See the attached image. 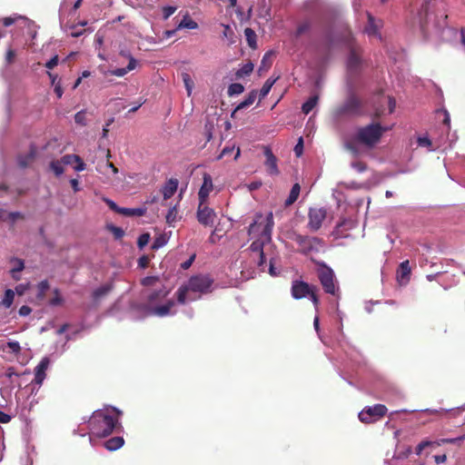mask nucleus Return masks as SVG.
I'll return each instance as SVG.
<instances>
[{
	"mask_svg": "<svg viewBox=\"0 0 465 465\" xmlns=\"http://www.w3.org/2000/svg\"><path fill=\"white\" fill-rule=\"evenodd\" d=\"M253 70V64L252 63H247L243 64L237 72L236 77L241 78L245 75H249Z\"/></svg>",
	"mask_w": 465,
	"mask_h": 465,
	"instance_id": "4c0bfd02",
	"label": "nucleus"
},
{
	"mask_svg": "<svg viewBox=\"0 0 465 465\" xmlns=\"http://www.w3.org/2000/svg\"><path fill=\"white\" fill-rule=\"evenodd\" d=\"M313 262L318 266L316 269V275L324 292L336 298H340L341 291L334 271L324 262Z\"/></svg>",
	"mask_w": 465,
	"mask_h": 465,
	"instance_id": "f03ea898",
	"label": "nucleus"
},
{
	"mask_svg": "<svg viewBox=\"0 0 465 465\" xmlns=\"http://www.w3.org/2000/svg\"><path fill=\"white\" fill-rule=\"evenodd\" d=\"M215 219L216 213L212 208L205 204H201V202H199L197 210L198 222L204 226H213L214 224Z\"/></svg>",
	"mask_w": 465,
	"mask_h": 465,
	"instance_id": "9d476101",
	"label": "nucleus"
},
{
	"mask_svg": "<svg viewBox=\"0 0 465 465\" xmlns=\"http://www.w3.org/2000/svg\"><path fill=\"white\" fill-rule=\"evenodd\" d=\"M274 225L273 215L272 213H269L265 218V224L263 225L262 235L265 237L268 241L271 240V234L272 231V227Z\"/></svg>",
	"mask_w": 465,
	"mask_h": 465,
	"instance_id": "b1692460",
	"label": "nucleus"
},
{
	"mask_svg": "<svg viewBox=\"0 0 465 465\" xmlns=\"http://www.w3.org/2000/svg\"><path fill=\"white\" fill-rule=\"evenodd\" d=\"M290 239L297 243L299 252L305 255L319 252L321 248L323 246V241L321 238L314 236H307L292 232Z\"/></svg>",
	"mask_w": 465,
	"mask_h": 465,
	"instance_id": "39448f33",
	"label": "nucleus"
},
{
	"mask_svg": "<svg viewBox=\"0 0 465 465\" xmlns=\"http://www.w3.org/2000/svg\"><path fill=\"white\" fill-rule=\"evenodd\" d=\"M176 9L177 8L175 6H171V5L163 7V19L164 20L168 19L172 15L174 14Z\"/></svg>",
	"mask_w": 465,
	"mask_h": 465,
	"instance_id": "603ef678",
	"label": "nucleus"
},
{
	"mask_svg": "<svg viewBox=\"0 0 465 465\" xmlns=\"http://www.w3.org/2000/svg\"><path fill=\"white\" fill-rule=\"evenodd\" d=\"M244 35L250 47L256 48V34L252 28L244 29Z\"/></svg>",
	"mask_w": 465,
	"mask_h": 465,
	"instance_id": "72a5a7b5",
	"label": "nucleus"
},
{
	"mask_svg": "<svg viewBox=\"0 0 465 465\" xmlns=\"http://www.w3.org/2000/svg\"><path fill=\"white\" fill-rule=\"evenodd\" d=\"M49 287V283L46 280L40 282L37 285V298L41 300L44 299V297L45 296V292L48 291Z\"/></svg>",
	"mask_w": 465,
	"mask_h": 465,
	"instance_id": "a19ab883",
	"label": "nucleus"
},
{
	"mask_svg": "<svg viewBox=\"0 0 465 465\" xmlns=\"http://www.w3.org/2000/svg\"><path fill=\"white\" fill-rule=\"evenodd\" d=\"M146 213V208L141 207V208H121L120 214H123L124 216H143Z\"/></svg>",
	"mask_w": 465,
	"mask_h": 465,
	"instance_id": "bb28decb",
	"label": "nucleus"
},
{
	"mask_svg": "<svg viewBox=\"0 0 465 465\" xmlns=\"http://www.w3.org/2000/svg\"><path fill=\"white\" fill-rule=\"evenodd\" d=\"M368 16V25L365 28V31L368 35H377L379 32L380 25L376 23L375 18L370 14H367Z\"/></svg>",
	"mask_w": 465,
	"mask_h": 465,
	"instance_id": "c85d7f7f",
	"label": "nucleus"
},
{
	"mask_svg": "<svg viewBox=\"0 0 465 465\" xmlns=\"http://www.w3.org/2000/svg\"><path fill=\"white\" fill-rule=\"evenodd\" d=\"M315 285L309 284L306 282L295 280L292 282L291 293L293 299L301 300L309 296Z\"/></svg>",
	"mask_w": 465,
	"mask_h": 465,
	"instance_id": "1a4fd4ad",
	"label": "nucleus"
},
{
	"mask_svg": "<svg viewBox=\"0 0 465 465\" xmlns=\"http://www.w3.org/2000/svg\"><path fill=\"white\" fill-rule=\"evenodd\" d=\"M10 262L13 264V267L10 270V274L14 280L19 281V273L25 269V262L20 258L13 257L11 258Z\"/></svg>",
	"mask_w": 465,
	"mask_h": 465,
	"instance_id": "f3484780",
	"label": "nucleus"
},
{
	"mask_svg": "<svg viewBox=\"0 0 465 465\" xmlns=\"http://www.w3.org/2000/svg\"><path fill=\"white\" fill-rule=\"evenodd\" d=\"M263 217H262V213H257L255 215V219L253 221V223H252L248 228V233L249 235L252 234V233H256L258 232L259 231V228L262 226V220Z\"/></svg>",
	"mask_w": 465,
	"mask_h": 465,
	"instance_id": "2f4dec72",
	"label": "nucleus"
},
{
	"mask_svg": "<svg viewBox=\"0 0 465 465\" xmlns=\"http://www.w3.org/2000/svg\"><path fill=\"white\" fill-rule=\"evenodd\" d=\"M32 309L27 305H23L19 309V314L21 316H27L31 313Z\"/></svg>",
	"mask_w": 465,
	"mask_h": 465,
	"instance_id": "774afa93",
	"label": "nucleus"
},
{
	"mask_svg": "<svg viewBox=\"0 0 465 465\" xmlns=\"http://www.w3.org/2000/svg\"><path fill=\"white\" fill-rule=\"evenodd\" d=\"M124 440L123 437H113V438L107 440L104 443V445L108 450L114 451V450L120 449L124 445Z\"/></svg>",
	"mask_w": 465,
	"mask_h": 465,
	"instance_id": "a878e982",
	"label": "nucleus"
},
{
	"mask_svg": "<svg viewBox=\"0 0 465 465\" xmlns=\"http://www.w3.org/2000/svg\"><path fill=\"white\" fill-rule=\"evenodd\" d=\"M75 163V165L74 166V169L77 172H81V171H84L85 170L86 168V164L84 163V161L82 160V158L79 156V160L78 161H74Z\"/></svg>",
	"mask_w": 465,
	"mask_h": 465,
	"instance_id": "e2e57ef3",
	"label": "nucleus"
},
{
	"mask_svg": "<svg viewBox=\"0 0 465 465\" xmlns=\"http://www.w3.org/2000/svg\"><path fill=\"white\" fill-rule=\"evenodd\" d=\"M150 241V234L145 232L139 236L137 240V245L140 249H143L144 246L148 244Z\"/></svg>",
	"mask_w": 465,
	"mask_h": 465,
	"instance_id": "09e8293b",
	"label": "nucleus"
},
{
	"mask_svg": "<svg viewBox=\"0 0 465 465\" xmlns=\"http://www.w3.org/2000/svg\"><path fill=\"white\" fill-rule=\"evenodd\" d=\"M64 163L61 160H54L50 163L49 167L56 176H60L64 173Z\"/></svg>",
	"mask_w": 465,
	"mask_h": 465,
	"instance_id": "e433bc0d",
	"label": "nucleus"
},
{
	"mask_svg": "<svg viewBox=\"0 0 465 465\" xmlns=\"http://www.w3.org/2000/svg\"><path fill=\"white\" fill-rule=\"evenodd\" d=\"M203 182L199 190L198 198H199V202H201V204H205L210 193L213 189V184L212 176L207 173H203Z\"/></svg>",
	"mask_w": 465,
	"mask_h": 465,
	"instance_id": "9b49d317",
	"label": "nucleus"
},
{
	"mask_svg": "<svg viewBox=\"0 0 465 465\" xmlns=\"http://www.w3.org/2000/svg\"><path fill=\"white\" fill-rule=\"evenodd\" d=\"M174 306V302L170 300L165 304L155 306L153 308L152 312L154 315L164 317L171 312V309Z\"/></svg>",
	"mask_w": 465,
	"mask_h": 465,
	"instance_id": "5701e85b",
	"label": "nucleus"
},
{
	"mask_svg": "<svg viewBox=\"0 0 465 465\" xmlns=\"http://www.w3.org/2000/svg\"><path fill=\"white\" fill-rule=\"evenodd\" d=\"M275 81H276L275 79H272V78H269L265 81L262 89L260 90V94H259L260 100H262L265 96H267V94L270 93L272 85L274 84Z\"/></svg>",
	"mask_w": 465,
	"mask_h": 465,
	"instance_id": "f704fd0d",
	"label": "nucleus"
},
{
	"mask_svg": "<svg viewBox=\"0 0 465 465\" xmlns=\"http://www.w3.org/2000/svg\"><path fill=\"white\" fill-rule=\"evenodd\" d=\"M352 167L359 173H363L367 170V164L361 161L353 163Z\"/></svg>",
	"mask_w": 465,
	"mask_h": 465,
	"instance_id": "13d9d810",
	"label": "nucleus"
},
{
	"mask_svg": "<svg viewBox=\"0 0 465 465\" xmlns=\"http://www.w3.org/2000/svg\"><path fill=\"white\" fill-rule=\"evenodd\" d=\"M199 27L198 24L193 20L188 13H186L181 22L178 24L176 30H181L183 28L187 29H197Z\"/></svg>",
	"mask_w": 465,
	"mask_h": 465,
	"instance_id": "393cba45",
	"label": "nucleus"
},
{
	"mask_svg": "<svg viewBox=\"0 0 465 465\" xmlns=\"http://www.w3.org/2000/svg\"><path fill=\"white\" fill-rule=\"evenodd\" d=\"M182 79L186 88L187 94L190 96L194 86L193 80L192 79L191 75L185 72L182 73Z\"/></svg>",
	"mask_w": 465,
	"mask_h": 465,
	"instance_id": "473e14b6",
	"label": "nucleus"
},
{
	"mask_svg": "<svg viewBox=\"0 0 465 465\" xmlns=\"http://www.w3.org/2000/svg\"><path fill=\"white\" fill-rule=\"evenodd\" d=\"M363 113V103L361 99L353 92L351 91L344 100L335 110V114L338 117L351 115H361Z\"/></svg>",
	"mask_w": 465,
	"mask_h": 465,
	"instance_id": "20e7f679",
	"label": "nucleus"
},
{
	"mask_svg": "<svg viewBox=\"0 0 465 465\" xmlns=\"http://www.w3.org/2000/svg\"><path fill=\"white\" fill-rule=\"evenodd\" d=\"M302 152H303V139H302V137H300L297 144L294 147V153L297 157H300L302 154Z\"/></svg>",
	"mask_w": 465,
	"mask_h": 465,
	"instance_id": "4d7b16f0",
	"label": "nucleus"
},
{
	"mask_svg": "<svg viewBox=\"0 0 465 465\" xmlns=\"http://www.w3.org/2000/svg\"><path fill=\"white\" fill-rule=\"evenodd\" d=\"M178 181L177 179L168 180L163 186L162 193L164 200L170 199L177 191Z\"/></svg>",
	"mask_w": 465,
	"mask_h": 465,
	"instance_id": "aec40b11",
	"label": "nucleus"
},
{
	"mask_svg": "<svg viewBox=\"0 0 465 465\" xmlns=\"http://www.w3.org/2000/svg\"><path fill=\"white\" fill-rule=\"evenodd\" d=\"M114 289V284L112 282L105 283L99 288L95 289L92 297L94 302H98L101 299L105 297L112 290Z\"/></svg>",
	"mask_w": 465,
	"mask_h": 465,
	"instance_id": "6ab92c4d",
	"label": "nucleus"
},
{
	"mask_svg": "<svg viewBox=\"0 0 465 465\" xmlns=\"http://www.w3.org/2000/svg\"><path fill=\"white\" fill-rule=\"evenodd\" d=\"M191 292L190 289L188 288V285H183V286H181L177 292H176V295H177V301L179 303H185L186 302V295H187V292Z\"/></svg>",
	"mask_w": 465,
	"mask_h": 465,
	"instance_id": "58836bf2",
	"label": "nucleus"
},
{
	"mask_svg": "<svg viewBox=\"0 0 465 465\" xmlns=\"http://www.w3.org/2000/svg\"><path fill=\"white\" fill-rule=\"evenodd\" d=\"M213 284V279L208 274L192 276L187 282L188 288L191 292L201 294L211 292Z\"/></svg>",
	"mask_w": 465,
	"mask_h": 465,
	"instance_id": "423d86ee",
	"label": "nucleus"
},
{
	"mask_svg": "<svg viewBox=\"0 0 465 465\" xmlns=\"http://www.w3.org/2000/svg\"><path fill=\"white\" fill-rule=\"evenodd\" d=\"M121 413L114 407L94 411L88 420L90 432L99 438L109 436L118 425L120 426L119 416Z\"/></svg>",
	"mask_w": 465,
	"mask_h": 465,
	"instance_id": "f257e3e1",
	"label": "nucleus"
},
{
	"mask_svg": "<svg viewBox=\"0 0 465 465\" xmlns=\"http://www.w3.org/2000/svg\"><path fill=\"white\" fill-rule=\"evenodd\" d=\"M104 202L112 211L120 213V210L122 207H119L114 201L110 199H104Z\"/></svg>",
	"mask_w": 465,
	"mask_h": 465,
	"instance_id": "052dcab7",
	"label": "nucleus"
},
{
	"mask_svg": "<svg viewBox=\"0 0 465 465\" xmlns=\"http://www.w3.org/2000/svg\"><path fill=\"white\" fill-rule=\"evenodd\" d=\"M411 272V269L410 266L409 260L403 261L400 263L399 268L397 270V279L400 282H408L410 280V275Z\"/></svg>",
	"mask_w": 465,
	"mask_h": 465,
	"instance_id": "a211bd4d",
	"label": "nucleus"
},
{
	"mask_svg": "<svg viewBox=\"0 0 465 465\" xmlns=\"http://www.w3.org/2000/svg\"><path fill=\"white\" fill-rule=\"evenodd\" d=\"M418 144L420 146H430L431 145V142L427 136L419 137L418 138Z\"/></svg>",
	"mask_w": 465,
	"mask_h": 465,
	"instance_id": "338daca9",
	"label": "nucleus"
},
{
	"mask_svg": "<svg viewBox=\"0 0 465 465\" xmlns=\"http://www.w3.org/2000/svg\"><path fill=\"white\" fill-rule=\"evenodd\" d=\"M318 291H319V289L315 285V289L312 290L310 294H309V296H308L311 299V301L312 302L316 311H318L319 304H320L319 296L317 294Z\"/></svg>",
	"mask_w": 465,
	"mask_h": 465,
	"instance_id": "37998d69",
	"label": "nucleus"
},
{
	"mask_svg": "<svg viewBox=\"0 0 465 465\" xmlns=\"http://www.w3.org/2000/svg\"><path fill=\"white\" fill-rule=\"evenodd\" d=\"M109 230L112 232V233L114 234V237L116 239V240H120L124 237V232L122 228L120 227H117V226H114V225H111L109 227Z\"/></svg>",
	"mask_w": 465,
	"mask_h": 465,
	"instance_id": "8fccbe9b",
	"label": "nucleus"
},
{
	"mask_svg": "<svg viewBox=\"0 0 465 465\" xmlns=\"http://www.w3.org/2000/svg\"><path fill=\"white\" fill-rule=\"evenodd\" d=\"M74 122L81 126H85L86 125L85 111L83 110V111L77 112L74 114Z\"/></svg>",
	"mask_w": 465,
	"mask_h": 465,
	"instance_id": "49530a36",
	"label": "nucleus"
},
{
	"mask_svg": "<svg viewBox=\"0 0 465 465\" xmlns=\"http://www.w3.org/2000/svg\"><path fill=\"white\" fill-rule=\"evenodd\" d=\"M136 64L137 61L133 56H130L129 63L126 67L111 70L109 71V74L114 76L122 77L130 71L134 70L136 67Z\"/></svg>",
	"mask_w": 465,
	"mask_h": 465,
	"instance_id": "412c9836",
	"label": "nucleus"
},
{
	"mask_svg": "<svg viewBox=\"0 0 465 465\" xmlns=\"http://www.w3.org/2000/svg\"><path fill=\"white\" fill-rule=\"evenodd\" d=\"M465 440V435H462V436H460V437H457V438H448V439H441L440 440V445L441 444H445V443H457V442H460V441H463Z\"/></svg>",
	"mask_w": 465,
	"mask_h": 465,
	"instance_id": "5fc2aeb1",
	"label": "nucleus"
},
{
	"mask_svg": "<svg viewBox=\"0 0 465 465\" xmlns=\"http://www.w3.org/2000/svg\"><path fill=\"white\" fill-rule=\"evenodd\" d=\"M36 157V148L31 145L30 150L26 153H20L17 155V164L21 169L29 167Z\"/></svg>",
	"mask_w": 465,
	"mask_h": 465,
	"instance_id": "4468645a",
	"label": "nucleus"
},
{
	"mask_svg": "<svg viewBox=\"0 0 465 465\" xmlns=\"http://www.w3.org/2000/svg\"><path fill=\"white\" fill-rule=\"evenodd\" d=\"M166 237L163 234L159 235L156 237L152 244L153 250H158L159 248L164 246L166 244Z\"/></svg>",
	"mask_w": 465,
	"mask_h": 465,
	"instance_id": "79ce46f5",
	"label": "nucleus"
},
{
	"mask_svg": "<svg viewBox=\"0 0 465 465\" xmlns=\"http://www.w3.org/2000/svg\"><path fill=\"white\" fill-rule=\"evenodd\" d=\"M168 293H169V291L166 290L164 287L155 290L147 295L148 303L153 305V304L156 303L157 302L165 298L168 295Z\"/></svg>",
	"mask_w": 465,
	"mask_h": 465,
	"instance_id": "4be33fe9",
	"label": "nucleus"
},
{
	"mask_svg": "<svg viewBox=\"0 0 465 465\" xmlns=\"http://www.w3.org/2000/svg\"><path fill=\"white\" fill-rule=\"evenodd\" d=\"M361 64V59L360 54V49L355 46H351L347 62L348 70L351 74L357 73L360 69Z\"/></svg>",
	"mask_w": 465,
	"mask_h": 465,
	"instance_id": "ddd939ff",
	"label": "nucleus"
},
{
	"mask_svg": "<svg viewBox=\"0 0 465 465\" xmlns=\"http://www.w3.org/2000/svg\"><path fill=\"white\" fill-rule=\"evenodd\" d=\"M327 212L324 208H310L308 213V227L311 231H318L325 220Z\"/></svg>",
	"mask_w": 465,
	"mask_h": 465,
	"instance_id": "6e6552de",
	"label": "nucleus"
},
{
	"mask_svg": "<svg viewBox=\"0 0 465 465\" xmlns=\"http://www.w3.org/2000/svg\"><path fill=\"white\" fill-rule=\"evenodd\" d=\"M7 347L12 351V352L18 354L21 351V346L18 341H12L7 342Z\"/></svg>",
	"mask_w": 465,
	"mask_h": 465,
	"instance_id": "6e6d98bb",
	"label": "nucleus"
},
{
	"mask_svg": "<svg viewBox=\"0 0 465 465\" xmlns=\"http://www.w3.org/2000/svg\"><path fill=\"white\" fill-rule=\"evenodd\" d=\"M264 155L266 157L265 160V166L267 168V171L270 174L277 175L279 174V169L277 166V158L273 154L272 151L269 147H264Z\"/></svg>",
	"mask_w": 465,
	"mask_h": 465,
	"instance_id": "2eb2a0df",
	"label": "nucleus"
},
{
	"mask_svg": "<svg viewBox=\"0 0 465 465\" xmlns=\"http://www.w3.org/2000/svg\"><path fill=\"white\" fill-rule=\"evenodd\" d=\"M318 95L310 97L302 106V111L304 114H308L318 104Z\"/></svg>",
	"mask_w": 465,
	"mask_h": 465,
	"instance_id": "7c9ffc66",
	"label": "nucleus"
},
{
	"mask_svg": "<svg viewBox=\"0 0 465 465\" xmlns=\"http://www.w3.org/2000/svg\"><path fill=\"white\" fill-rule=\"evenodd\" d=\"M177 210L175 207L171 208L166 214V223L172 225L176 221Z\"/></svg>",
	"mask_w": 465,
	"mask_h": 465,
	"instance_id": "de8ad7c7",
	"label": "nucleus"
},
{
	"mask_svg": "<svg viewBox=\"0 0 465 465\" xmlns=\"http://www.w3.org/2000/svg\"><path fill=\"white\" fill-rule=\"evenodd\" d=\"M58 61H59L58 55H54L45 64V67L48 69H53L54 67H55L58 64Z\"/></svg>",
	"mask_w": 465,
	"mask_h": 465,
	"instance_id": "0e129e2a",
	"label": "nucleus"
},
{
	"mask_svg": "<svg viewBox=\"0 0 465 465\" xmlns=\"http://www.w3.org/2000/svg\"><path fill=\"white\" fill-rule=\"evenodd\" d=\"M64 165L73 164L79 160V155L77 154H65L61 159Z\"/></svg>",
	"mask_w": 465,
	"mask_h": 465,
	"instance_id": "a18cd8bd",
	"label": "nucleus"
},
{
	"mask_svg": "<svg viewBox=\"0 0 465 465\" xmlns=\"http://www.w3.org/2000/svg\"><path fill=\"white\" fill-rule=\"evenodd\" d=\"M77 26H78L77 25H74L71 26V28H72L71 36L72 37H79L84 33V30H78Z\"/></svg>",
	"mask_w": 465,
	"mask_h": 465,
	"instance_id": "69168bd1",
	"label": "nucleus"
},
{
	"mask_svg": "<svg viewBox=\"0 0 465 465\" xmlns=\"http://www.w3.org/2000/svg\"><path fill=\"white\" fill-rule=\"evenodd\" d=\"M387 407L383 404H374L373 406L365 407L359 413V420L365 424L376 422L387 413Z\"/></svg>",
	"mask_w": 465,
	"mask_h": 465,
	"instance_id": "0eeeda50",
	"label": "nucleus"
},
{
	"mask_svg": "<svg viewBox=\"0 0 465 465\" xmlns=\"http://www.w3.org/2000/svg\"><path fill=\"white\" fill-rule=\"evenodd\" d=\"M311 27L310 22H303L300 24L296 29V36H300L306 33Z\"/></svg>",
	"mask_w": 465,
	"mask_h": 465,
	"instance_id": "3c124183",
	"label": "nucleus"
},
{
	"mask_svg": "<svg viewBox=\"0 0 465 465\" xmlns=\"http://www.w3.org/2000/svg\"><path fill=\"white\" fill-rule=\"evenodd\" d=\"M50 361L47 357L41 360L38 365L35 368V379L33 381L38 386H41L46 377V371L49 367Z\"/></svg>",
	"mask_w": 465,
	"mask_h": 465,
	"instance_id": "f8f14e48",
	"label": "nucleus"
},
{
	"mask_svg": "<svg viewBox=\"0 0 465 465\" xmlns=\"http://www.w3.org/2000/svg\"><path fill=\"white\" fill-rule=\"evenodd\" d=\"M150 262V258L147 255H143L138 260V265L139 267L145 269Z\"/></svg>",
	"mask_w": 465,
	"mask_h": 465,
	"instance_id": "680f3d73",
	"label": "nucleus"
},
{
	"mask_svg": "<svg viewBox=\"0 0 465 465\" xmlns=\"http://www.w3.org/2000/svg\"><path fill=\"white\" fill-rule=\"evenodd\" d=\"M389 129L379 123H371L358 128L355 141L368 148H373L380 143L383 134Z\"/></svg>",
	"mask_w": 465,
	"mask_h": 465,
	"instance_id": "7ed1b4c3",
	"label": "nucleus"
},
{
	"mask_svg": "<svg viewBox=\"0 0 465 465\" xmlns=\"http://www.w3.org/2000/svg\"><path fill=\"white\" fill-rule=\"evenodd\" d=\"M223 37L232 39L234 34H233V31L231 28V26L229 25H223Z\"/></svg>",
	"mask_w": 465,
	"mask_h": 465,
	"instance_id": "bf43d9fd",
	"label": "nucleus"
},
{
	"mask_svg": "<svg viewBox=\"0 0 465 465\" xmlns=\"http://www.w3.org/2000/svg\"><path fill=\"white\" fill-rule=\"evenodd\" d=\"M15 299V292L11 289H7L5 292L4 298L1 302V304L5 306V308L11 307V305L14 302Z\"/></svg>",
	"mask_w": 465,
	"mask_h": 465,
	"instance_id": "c9c22d12",
	"label": "nucleus"
},
{
	"mask_svg": "<svg viewBox=\"0 0 465 465\" xmlns=\"http://www.w3.org/2000/svg\"><path fill=\"white\" fill-rule=\"evenodd\" d=\"M250 250L258 255L257 265L262 271H264L265 256L263 252V242L258 240L253 241L250 245Z\"/></svg>",
	"mask_w": 465,
	"mask_h": 465,
	"instance_id": "dca6fc26",
	"label": "nucleus"
},
{
	"mask_svg": "<svg viewBox=\"0 0 465 465\" xmlns=\"http://www.w3.org/2000/svg\"><path fill=\"white\" fill-rule=\"evenodd\" d=\"M243 91H244L243 85L239 83L231 84L228 87V94L230 96L240 94Z\"/></svg>",
	"mask_w": 465,
	"mask_h": 465,
	"instance_id": "ea45409f",
	"label": "nucleus"
},
{
	"mask_svg": "<svg viewBox=\"0 0 465 465\" xmlns=\"http://www.w3.org/2000/svg\"><path fill=\"white\" fill-rule=\"evenodd\" d=\"M256 97L257 91L252 90V92L249 93L248 96L236 106L235 110L239 111L252 105L254 103Z\"/></svg>",
	"mask_w": 465,
	"mask_h": 465,
	"instance_id": "c756f323",
	"label": "nucleus"
},
{
	"mask_svg": "<svg viewBox=\"0 0 465 465\" xmlns=\"http://www.w3.org/2000/svg\"><path fill=\"white\" fill-rule=\"evenodd\" d=\"M54 297L53 299L50 300V304L53 305V306H57V305H60L62 304L63 302V299L62 297L60 296V292H59V290L58 289H55L54 291Z\"/></svg>",
	"mask_w": 465,
	"mask_h": 465,
	"instance_id": "864d4df0",
	"label": "nucleus"
},
{
	"mask_svg": "<svg viewBox=\"0 0 465 465\" xmlns=\"http://www.w3.org/2000/svg\"><path fill=\"white\" fill-rule=\"evenodd\" d=\"M157 282H159L158 276H147L142 279L141 284L144 287L153 286Z\"/></svg>",
	"mask_w": 465,
	"mask_h": 465,
	"instance_id": "c03bdc74",
	"label": "nucleus"
},
{
	"mask_svg": "<svg viewBox=\"0 0 465 465\" xmlns=\"http://www.w3.org/2000/svg\"><path fill=\"white\" fill-rule=\"evenodd\" d=\"M300 191H301L300 184L297 183H294L291 189L288 198L285 200V206H290L297 201L299 194H300Z\"/></svg>",
	"mask_w": 465,
	"mask_h": 465,
	"instance_id": "cd10ccee",
	"label": "nucleus"
}]
</instances>
